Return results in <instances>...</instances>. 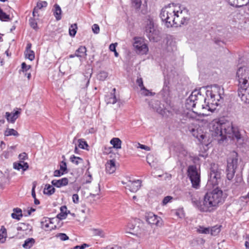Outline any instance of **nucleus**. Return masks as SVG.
<instances>
[{
    "instance_id": "f257e3e1",
    "label": "nucleus",
    "mask_w": 249,
    "mask_h": 249,
    "mask_svg": "<svg viewBox=\"0 0 249 249\" xmlns=\"http://www.w3.org/2000/svg\"><path fill=\"white\" fill-rule=\"evenodd\" d=\"M209 129L213 136L220 137L219 141H223L227 137L236 139L237 142L243 140L239 129L234 127L231 122L224 118L213 120L209 124Z\"/></svg>"
},
{
    "instance_id": "f03ea898",
    "label": "nucleus",
    "mask_w": 249,
    "mask_h": 249,
    "mask_svg": "<svg viewBox=\"0 0 249 249\" xmlns=\"http://www.w3.org/2000/svg\"><path fill=\"white\" fill-rule=\"evenodd\" d=\"M224 92L223 88L217 85H212L211 89H208L206 91V94L209 101L207 102V99H204L205 105L202 106V108H205L210 111L215 109L214 107L213 108V107L218 106V102L222 98Z\"/></svg>"
},
{
    "instance_id": "7ed1b4c3",
    "label": "nucleus",
    "mask_w": 249,
    "mask_h": 249,
    "mask_svg": "<svg viewBox=\"0 0 249 249\" xmlns=\"http://www.w3.org/2000/svg\"><path fill=\"white\" fill-rule=\"evenodd\" d=\"M224 201L223 192L218 188L213 189L212 192L207 193L204 196L203 207H201L200 211L207 212L210 208L216 207Z\"/></svg>"
},
{
    "instance_id": "20e7f679",
    "label": "nucleus",
    "mask_w": 249,
    "mask_h": 249,
    "mask_svg": "<svg viewBox=\"0 0 249 249\" xmlns=\"http://www.w3.org/2000/svg\"><path fill=\"white\" fill-rule=\"evenodd\" d=\"M144 29L147 37L150 41L157 42L159 31L157 30L154 18L150 15L145 17L144 21Z\"/></svg>"
},
{
    "instance_id": "39448f33",
    "label": "nucleus",
    "mask_w": 249,
    "mask_h": 249,
    "mask_svg": "<svg viewBox=\"0 0 249 249\" xmlns=\"http://www.w3.org/2000/svg\"><path fill=\"white\" fill-rule=\"evenodd\" d=\"M238 158V154L233 151L227 159V165L226 170L227 178L229 180H231L234 177L235 170L237 167Z\"/></svg>"
},
{
    "instance_id": "423d86ee",
    "label": "nucleus",
    "mask_w": 249,
    "mask_h": 249,
    "mask_svg": "<svg viewBox=\"0 0 249 249\" xmlns=\"http://www.w3.org/2000/svg\"><path fill=\"white\" fill-rule=\"evenodd\" d=\"M236 80L238 88L249 87V68L240 67L236 72Z\"/></svg>"
},
{
    "instance_id": "0eeeda50",
    "label": "nucleus",
    "mask_w": 249,
    "mask_h": 249,
    "mask_svg": "<svg viewBox=\"0 0 249 249\" xmlns=\"http://www.w3.org/2000/svg\"><path fill=\"white\" fill-rule=\"evenodd\" d=\"M222 172V169L219 168L217 164L215 163H211L208 183L213 187L218 185L221 181Z\"/></svg>"
},
{
    "instance_id": "6e6552de",
    "label": "nucleus",
    "mask_w": 249,
    "mask_h": 249,
    "mask_svg": "<svg viewBox=\"0 0 249 249\" xmlns=\"http://www.w3.org/2000/svg\"><path fill=\"white\" fill-rule=\"evenodd\" d=\"M175 9L168 7L162 8L160 13V18L164 24L167 28L174 26V19Z\"/></svg>"
},
{
    "instance_id": "1a4fd4ad",
    "label": "nucleus",
    "mask_w": 249,
    "mask_h": 249,
    "mask_svg": "<svg viewBox=\"0 0 249 249\" xmlns=\"http://www.w3.org/2000/svg\"><path fill=\"white\" fill-rule=\"evenodd\" d=\"M188 176L192 182V186L197 189L199 186L200 181V174L195 165L188 167Z\"/></svg>"
},
{
    "instance_id": "9d476101",
    "label": "nucleus",
    "mask_w": 249,
    "mask_h": 249,
    "mask_svg": "<svg viewBox=\"0 0 249 249\" xmlns=\"http://www.w3.org/2000/svg\"><path fill=\"white\" fill-rule=\"evenodd\" d=\"M133 39V47L136 53L139 54H146L148 48L144 39L141 37H134Z\"/></svg>"
},
{
    "instance_id": "9b49d317",
    "label": "nucleus",
    "mask_w": 249,
    "mask_h": 249,
    "mask_svg": "<svg viewBox=\"0 0 249 249\" xmlns=\"http://www.w3.org/2000/svg\"><path fill=\"white\" fill-rule=\"evenodd\" d=\"M175 16L172 21H174V26L175 27L187 25L189 22V18L185 17L183 14V10H176L174 13Z\"/></svg>"
},
{
    "instance_id": "f8f14e48",
    "label": "nucleus",
    "mask_w": 249,
    "mask_h": 249,
    "mask_svg": "<svg viewBox=\"0 0 249 249\" xmlns=\"http://www.w3.org/2000/svg\"><path fill=\"white\" fill-rule=\"evenodd\" d=\"M200 90V89L194 90L186 100V104L189 107H195L199 97L202 98Z\"/></svg>"
},
{
    "instance_id": "ddd939ff",
    "label": "nucleus",
    "mask_w": 249,
    "mask_h": 249,
    "mask_svg": "<svg viewBox=\"0 0 249 249\" xmlns=\"http://www.w3.org/2000/svg\"><path fill=\"white\" fill-rule=\"evenodd\" d=\"M237 94L243 103L249 104V87L238 88Z\"/></svg>"
},
{
    "instance_id": "4468645a",
    "label": "nucleus",
    "mask_w": 249,
    "mask_h": 249,
    "mask_svg": "<svg viewBox=\"0 0 249 249\" xmlns=\"http://www.w3.org/2000/svg\"><path fill=\"white\" fill-rule=\"evenodd\" d=\"M123 184H126L125 188L130 190L132 192H137L141 187L142 182L140 180H136L134 181L129 180L128 182L125 183L122 181Z\"/></svg>"
},
{
    "instance_id": "2eb2a0df",
    "label": "nucleus",
    "mask_w": 249,
    "mask_h": 249,
    "mask_svg": "<svg viewBox=\"0 0 249 249\" xmlns=\"http://www.w3.org/2000/svg\"><path fill=\"white\" fill-rule=\"evenodd\" d=\"M21 109L17 108V110L13 113L8 112L5 113V118L9 123H14L16 120L18 118L19 115L21 113Z\"/></svg>"
},
{
    "instance_id": "dca6fc26",
    "label": "nucleus",
    "mask_w": 249,
    "mask_h": 249,
    "mask_svg": "<svg viewBox=\"0 0 249 249\" xmlns=\"http://www.w3.org/2000/svg\"><path fill=\"white\" fill-rule=\"evenodd\" d=\"M149 106L153 108L154 110L156 111L159 114H163L164 111L160 106V102L156 100H151L148 102Z\"/></svg>"
},
{
    "instance_id": "f3484780",
    "label": "nucleus",
    "mask_w": 249,
    "mask_h": 249,
    "mask_svg": "<svg viewBox=\"0 0 249 249\" xmlns=\"http://www.w3.org/2000/svg\"><path fill=\"white\" fill-rule=\"evenodd\" d=\"M146 221L150 224L158 225L160 218L153 213H147L145 215Z\"/></svg>"
},
{
    "instance_id": "a211bd4d",
    "label": "nucleus",
    "mask_w": 249,
    "mask_h": 249,
    "mask_svg": "<svg viewBox=\"0 0 249 249\" xmlns=\"http://www.w3.org/2000/svg\"><path fill=\"white\" fill-rule=\"evenodd\" d=\"M87 49L86 47L80 46L75 52V55L79 57L80 61H82L83 58H86L87 55L86 53Z\"/></svg>"
},
{
    "instance_id": "6ab92c4d",
    "label": "nucleus",
    "mask_w": 249,
    "mask_h": 249,
    "mask_svg": "<svg viewBox=\"0 0 249 249\" xmlns=\"http://www.w3.org/2000/svg\"><path fill=\"white\" fill-rule=\"evenodd\" d=\"M69 180L67 178H63L60 179H53L52 181L53 185L57 188H60L62 186H66L68 184Z\"/></svg>"
},
{
    "instance_id": "aec40b11",
    "label": "nucleus",
    "mask_w": 249,
    "mask_h": 249,
    "mask_svg": "<svg viewBox=\"0 0 249 249\" xmlns=\"http://www.w3.org/2000/svg\"><path fill=\"white\" fill-rule=\"evenodd\" d=\"M189 131L192 135L194 137L197 139L199 141L203 140L205 138V135L202 134L201 129H198V128L196 129L195 128H189Z\"/></svg>"
},
{
    "instance_id": "412c9836",
    "label": "nucleus",
    "mask_w": 249,
    "mask_h": 249,
    "mask_svg": "<svg viewBox=\"0 0 249 249\" xmlns=\"http://www.w3.org/2000/svg\"><path fill=\"white\" fill-rule=\"evenodd\" d=\"M229 3L233 6L242 7L249 3V0H227Z\"/></svg>"
},
{
    "instance_id": "4be33fe9",
    "label": "nucleus",
    "mask_w": 249,
    "mask_h": 249,
    "mask_svg": "<svg viewBox=\"0 0 249 249\" xmlns=\"http://www.w3.org/2000/svg\"><path fill=\"white\" fill-rule=\"evenodd\" d=\"M106 171L109 174L113 173L116 170L115 161L111 160L108 161L106 165Z\"/></svg>"
},
{
    "instance_id": "5701e85b",
    "label": "nucleus",
    "mask_w": 249,
    "mask_h": 249,
    "mask_svg": "<svg viewBox=\"0 0 249 249\" xmlns=\"http://www.w3.org/2000/svg\"><path fill=\"white\" fill-rule=\"evenodd\" d=\"M60 213H58L56 217L60 220L65 219L68 213H70V211L67 210V208L66 206H62L60 209Z\"/></svg>"
},
{
    "instance_id": "b1692460",
    "label": "nucleus",
    "mask_w": 249,
    "mask_h": 249,
    "mask_svg": "<svg viewBox=\"0 0 249 249\" xmlns=\"http://www.w3.org/2000/svg\"><path fill=\"white\" fill-rule=\"evenodd\" d=\"M13 213L11 214V217L15 219L19 220L23 216L22 210L19 208H14Z\"/></svg>"
},
{
    "instance_id": "393cba45",
    "label": "nucleus",
    "mask_w": 249,
    "mask_h": 249,
    "mask_svg": "<svg viewBox=\"0 0 249 249\" xmlns=\"http://www.w3.org/2000/svg\"><path fill=\"white\" fill-rule=\"evenodd\" d=\"M29 167L28 164L24 161H20L19 163H14V168L15 169L19 170L22 169L23 171L26 170Z\"/></svg>"
},
{
    "instance_id": "a878e982",
    "label": "nucleus",
    "mask_w": 249,
    "mask_h": 249,
    "mask_svg": "<svg viewBox=\"0 0 249 249\" xmlns=\"http://www.w3.org/2000/svg\"><path fill=\"white\" fill-rule=\"evenodd\" d=\"M53 7V15L57 20H59L61 18V9L60 7L57 4H55Z\"/></svg>"
},
{
    "instance_id": "bb28decb",
    "label": "nucleus",
    "mask_w": 249,
    "mask_h": 249,
    "mask_svg": "<svg viewBox=\"0 0 249 249\" xmlns=\"http://www.w3.org/2000/svg\"><path fill=\"white\" fill-rule=\"evenodd\" d=\"M113 147L116 149L121 148L122 141L118 138H113L110 142Z\"/></svg>"
},
{
    "instance_id": "cd10ccee",
    "label": "nucleus",
    "mask_w": 249,
    "mask_h": 249,
    "mask_svg": "<svg viewBox=\"0 0 249 249\" xmlns=\"http://www.w3.org/2000/svg\"><path fill=\"white\" fill-rule=\"evenodd\" d=\"M117 101L116 97L113 94H109L105 97V101L107 104H114L117 102Z\"/></svg>"
},
{
    "instance_id": "c85d7f7f",
    "label": "nucleus",
    "mask_w": 249,
    "mask_h": 249,
    "mask_svg": "<svg viewBox=\"0 0 249 249\" xmlns=\"http://www.w3.org/2000/svg\"><path fill=\"white\" fill-rule=\"evenodd\" d=\"M55 188L50 184H46L44 189L43 192L45 194L52 195L55 192Z\"/></svg>"
},
{
    "instance_id": "c756f323",
    "label": "nucleus",
    "mask_w": 249,
    "mask_h": 249,
    "mask_svg": "<svg viewBox=\"0 0 249 249\" xmlns=\"http://www.w3.org/2000/svg\"><path fill=\"white\" fill-rule=\"evenodd\" d=\"M35 239L31 238L27 239L22 245V247L26 249L31 248L35 244Z\"/></svg>"
},
{
    "instance_id": "7c9ffc66",
    "label": "nucleus",
    "mask_w": 249,
    "mask_h": 249,
    "mask_svg": "<svg viewBox=\"0 0 249 249\" xmlns=\"http://www.w3.org/2000/svg\"><path fill=\"white\" fill-rule=\"evenodd\" d=\"M221 226L215 225L210 228V233H211L212 236L217 235L221 231Z\"/></svg>"
},
{
    "instance_id": "2f4dec72",
    "label": "nucleus",
    "mask_w": 249,
    "mask_h": 249,
    "mask_svg": "<svg viewBox=\"0 0 249 249\" xmlns=\"http://www.w3.org/2000/svg\"><path fill=\"white\" fill-rule=\"evenodd\" d=\"M5 136H18L19 135L18 132L13 128H7L4 133Z\"/></svg>"
},
{
    "instance_id": "473e14b6",
    "label": "nucleus",
    "mask_w": 249,
    "mask_h": 249,
    "mask_svg": "<svg viewBox=\"0 0 249 249\" xmlns=\"http://www.w3.org/2000/svg\"><path fill=\"white\" fill-rule=\"evenodd\" d=\"M0 20L2 21H8L10 20V16L6 14L0 8Z\"/></svg>"
},
{
    "instance_id": "72a5a7b5",
    "label": "nucleus",
    "mask_w": 249,
    "mask_h": 249,
    "mask_svg": "<svg viewBox=\"0 0 249 249\" xmlns=\"http://www.w3.org/2000/svg\"><path fill=\"white\" fill-rule=\"evenodd\" d=\"M196 231L199 233L209 234L210 232V228H206L203 226H199L197 229Z\"/></svg>"
},
{
    "instance_id": "f704fd0d",
    "label": "nucleus",
    "mask_w": 249,
    "mask_h": 249,
    "mask_svg": "<svg viewBox=\"0 0 249 249\" xmlns=\"http://www.w3.org/2000/svg\"><path fill=\"white\" fill-rule=\"evenodd\" d=\"M135 221H131L129 222L127 226V228L128 230H129V231H128V232L132 233L131 231H137L138 228V227H136L135 225Z\"/></svg>"
},
{
    "instance_id": "c9c22d12",
    "label": "nucleus",
    "mask_w": 249,
    "mask_h": 249,
    "mask_svg": "<svg viewBox=\"0 0 249 249\" xmlns=\"http://www.w3.org/2000/svg\"><path fill=\"white\" fill-rule=\"evenodd\" d=\"M77 27L76 24L75 23L71 25V27L69 28V34L71 36L73 37L75 36V34L77 32Z\"/></svg>"
},
{
    "instance_id": "e433bc0d",
    "label": "nucleus",
    "mask_w": 249,
    "mask_h": 249,
    "mask_svg": "<svg viewBox=\"0 0 249 249\" xmlns=\"http://www.w3.org/2000/svg\"><path fill=\"white\" fill-rule=\"evenodd\" d=\"M71 161L76 165H78L80 162H82L83 160L82 158L72 155L70 158Z\"/></svg>"
},
{
    "instance_id": "4c0bfd02",
    "label": "nucleus",
    "mask_w": 249,
    "mask_h": 249,
    "mask_svg": "<svg viewBox=\"0 0 249 249\" xmlns=\"http://www.w3.org/2000/svg\"><path fill=\"white\" fill-rule=\"evenodd\" d=\"M108 76V73L107 72L105 71H101L98 75V79L100 80L104 81Z\"/></svg>"
},
{
    "instance_id": "58836bf2",
    "label": "nucleus",
    "mask_w": 249,
    "mask_h": 249,
    "mask_svg": "<svg viewBox=\"0 0 249 249\" xmlns=\"http://www.w3.org/2000/svg\"><path fill=\"white\" fill-rule=\"evenodd\" d=\"M25 55L26 57L31 61L35 59V53L32 50L25 52Z\"/></svg>"
},
{
    "instance_id": "ea45409f",
    "label": "nucleus",
    "mask_w": 249,
    "mask_h": 249,
    "mask_svg": "<svg viewBox=\"0 0 249 249\" xmlns=\"http://www.w3.org/2000/svg\"><path fill=\"white\" fill-rule=\"evenodd\" d=\"M29 24L30 26L35 30L38 28L37 22L34 18H30L29 19Z\"/></svg>"
},
{
    "instance_id": "a19ab883",
    "label": "nucleus",
    "mask_w": 249,
    "mask_h": 249,
    "mask_svg": "<svg viewBox=\"0 0 249 249\" xmlns=\"http://www.w3.org/2000/svg\"><path fill=\"white\" fill-rule=\"evenodd\" d=\"M78 146L79 147H80V148H82V149H86V147H88V145L87 143V142L86 141H85L83 139H79L78 140Z\"/></svg>"
},
{
    "instance_id": "79ce46f5",
    "label": "nucleus",
    "mask_w": 249,
    "mask_h": 249,
    "mask_svg": "<svg viewBox=\"0 0 249 249\" xmlns=\"http://www.w3.org/2000/svg\"><path fill=\"white\" fill-rule=\"evenodd\" d=\"M167 44V50L168 52H172L176 50V47L175 45L174 42H170L169 44V42L168 41Z\"/></svg>"
},
{
    "instance_id": "37998d69",
    "label": "nucleus",
    "mask_w": 249,
    "mask_h": 249,
    "mask_svg": "<svg viewBox=\"0 0 249 249\" xmlns=\"http://www.w3.org/2000/svg\"><path fill=\"white\" fill-rule=\"evenodd\" d=\"M56 237L59 238L61 241H66L69 239V237L64 233H58L56 235Z\"/></svg>"
},
{
    "instance_id": "c03bdc74",
    "label": "nucleus",
    "mask_w": 249,
    "mask_h": 249,
    "mask_svg": "<svg viewBox=\"0 0 249 249\" xmlns=\"http://www.w3.org/2000/svg\"><path fill=\"white\" fill-rule=\"evenodd\" d=\"M117 45V43H112L109 45V50L111 51L114 52V55L116 57H118L119 55V54L117 52L116 50V47Z\"/></svg>"
},
{
    "instance_id": "a18cd8bd",
    "label": "nucleus",
    "mask_w": 249,
    "mask_h": 249,
    "mask_svg": "<svg viewBox=\"0 0 249 249\" xmlns=\"http://www.w3.org/2000/svg\"><path fill=\"white\" fill-rule=\"evenodd\" d=\"M193 205L200 210L201 207H203V204L201 205L200 202L196 199H192Z\"/></svg>"
},
{
    "instance_id": "49530a36",
    "label": "nucleus",
    "mask_w": 249,
    "mask_h": 249,
    "mask_svg": "<svg viewBox=\"0 0 249 249\" xmlns=\"http://www.w3.org/2000/svg\"><path fill=\"white\" fill-rule=\"evenodd\" d=\"M7 178L5 177L4 175L1 172H0V185H3L6 183Z\"/></svg>"
},
{
    "instance_id": "de8ad7c7",
    "label": "nucleus",
    "mask_w": 249,
    "mask_h": 249,
    "mask_svg": "<svg viewBox=\"0 0 249 249\" xmlns=\"http://www.w3.org/2000/svg\"><path fill=\"white\" fill-rule=\"evenodd\" d=\"M21 69L23 72H26L31 69V66L27 65L25 62H23L21 64Z\"/></svg>"
},
{
    "instance_id": "09e8293b",
    "label": "nucleus",
    "mask_w": 249,
    "mask_h": 249,
    "mask_svg": "<svg viewBox=\"0 0 249 249\" xmlns=\"http://www.w3.org/2000/svg\"><path fill=\"white\" fill-rule=\"evenodd\" d=\"M132 0V3L134 7L136 9H138L140 8L141 5V0Z\"/></svg>"
},
{
    "instance_id": "8fccbe9b",
    "label": "nucleus",
    "mask_w": 249,
    "mask_h": 249,
    "mask_svg": "<svg viewBox=\"0 0 249 249\" xmlns=\"http://www.w3.org/2000/svg\"><path fill=\"white\" fill-rule=\"evenodd\" d=\"M60 170L63 172L67 173V168L66 163L62 161L60 165Z\"/></svg>"
},
{
    "instance_id": "3c124183",
    "label": "nucleus",
    "mask_w": 249,
    "mask_h": 249,
    "mask_svg": "<svg viewBox=\"0 0 249 249\" xmlns=\"http://www.w3.org/2000/svg\"><path fill=\"white\" fill-rule=\"evenodd\" d=\"M141 90L142 91V94L144 96H151L154 94V93L147 89L145 87L144 89H142Z\"/></svg>"
},
{
    "instance_id": "603ef678",
    "label": "nucleus",
    "mask_w": 249,
    "mask_h": 249,
    "mask_svg": "<svg viewBox=\"0 0 249 249\" xmlns=\"http://www.w3.org/2000/svg\"><path fill=\"white\" fill-rule=\"evenodd\" d=\"M47 2L46 1H42L38 2L37 3V7L39 9H41L43 7H46L47 6Z\"/></svg>"
},
{
    "instance_id": "864d4df0",
    "label": "nucleus",
    "mask_w": 249,
    "mask_h": 249,
    "mask_svg": "<svg viewBox=\"0 0 249 249\" xmlns=\"http://www.w3.org/2000/svg\"><path fill=\"white\" fill-rule=\"evenodd\" d=\"M92 29L94 33L97 34L99 33L100 28L98 24H94L92 25Z\"/></svg>"
},
{
    "instance_id": "5fc2aeb1",
    "label": "nucleus",
    "mask_w": 249,
    "mask_h": 249,
    "mask_svg": "<svg viewBox=\"0 0 249 249\" xmlns=\"http://www.w3.org/2000/svg\"><path fill=\"white\" fill-rule=\"evenodd\" d=\"M235 180H236V181L235 182V184L236 186L239 185V184H241L242 182V178L239 175H237L236 176Z\"/></svg>"
},
{
    "instance_id": "6e6d98bb",
    "label": "nucleus",
    "mask_w": 249,
    "mask_h": 249,
    "mask_svg": "<svg viewBox=\"0 0 249 249\" xmlns=\"http://www.w3.org/2000/svg\"><path fill=\"white\" fill-rule=\"evenodd\" d=\"M172 197L171 196H165L163 200H162V203L163 205H166V204H167L168 202H169L171 199H172Z\"/></svg>"
},
{
    "instance_id": "4d7b16f0",
    "label": "nucleus",
    "mask_w": 249,
    "mask_h": 249,
    "mask_svg": "<svg viewBox=\"0 0 249 249\" xmlns=\"http://www.w3.org/2000/svg\"><path fill=\"white\" fill-rule=\"evenodd\" d=\"M137 83L138 85V86L140 87L141 89H144V87L143 84V81L142 78H138L137 80Z\"/></svg>"
},
{
    "instance_id": "13d9d810",
    "label": "nucleus",
    "mask_w": 249,
    "mask_h": 249,
    "mask_svg": "<svg viewBox=\"0 0 249 249\" xmlns=\"http://www.w3.org/2000/svg\"><path fill=\"white\" fill-rule=\"evenodd\" d=\"M72 201L75 204H78L79 202V196L77 194H75L72 195Z\"/></svg>"
},
{
    "instance_id": "bf43d9fd",
    "label": "nucleus",
    "mask_w": 249,
    "mask_h": 249,
    "mask_svg": "<svg viewBox=\"0 0 249 249\" xmlns=\"http://www.w3.org/2000/svg\"><path fill=\"white\" fill-rule=\"evenodd\" d=\"M64 174V173L61 171L60 170H56L53 172V176L54 177H60Z\"/></svg>"
},
{
    "instance_id": "052dcab7",
    "label": "nucleus",
    "mask_w": 249,
    "mask_h": 249,
    "mask_svg": "<svg viewBox=\"0 0 249 249\" xmlns=\"http://www.w3.org/2000/svg\"><path fill=\"white\" fill-rule=\"evenodd\" d=\"M19 158L21 160H25L27 158V155L26 153H22L19 155Z\"/></svg>"
},
{
    "instance_id": "680f3d73",
    "label": "nucleus",
    "mask_w": 249,
    "mask_h": 249,
    "mask_svg": "<svg viewBox=\"0 0 249 249\" xmlns=\"http://www.w3.org/2000/svg\"><path fill=\"white\" fill-rule=\"evenodd\" d=\"M139 147L140 148L142 149H144L146 151H149L150 150V148L149 147L146 146V145H143V144H141L140 143H139Z\"/></svg>"
},
{
    "instance_id": "e2e57ef3",
    "label": "nucleus",
    "mask_w": 249,
    "mask_h": 249,
    "mask_svg": "<svg viewBox=\"0 0 249 249\" xmlns=\"http://www.w3.org/2000/svg\"><path fill=\"white\" fill-rule=\"evenodd\" d=\"M162 92L164 93V95L165 96L166 94H168L169 93V87L167 86H164L162 89Z\"/></svg>"
},
{
    "instance_id": "0e129e2a",
    "label": "nucleus",
    "mask_w": 249,
    "mask_h": 249,
    "mask_svg": "<svg viewBox=\"0 0 249 249\" xmlns=\"http://www.w3.org/2000/svg\"><path fill=\"white\" fill-rule=\"evenodd\" d=\"M36 185H34L32 189V196L33 198H36V193H35Z\"/></svg>"
},
{
    "instance_id": "69168bd1",
    "label": "nucleus",
    "mask_w": 249,
    "mask_h": 249,
    "mask_svg": "<svg viewBox=\"0 0 249 249\" xmlns=\"http://www.w3.org/2000/svg\"><path fill=\"white\" fill-rule=\"evenodd\" d=\"M89 245L84 243L82 245L80 246V248L79 249H85L86 248L89 247Z\"/></svg>"
},
{
    "instance_id": "338daca9",
    "label": "nucleus",
    "mask_w": 249,
    "mask_h": 249,
    "mask_svg": "<svg viewBox=\"0 0 249 249\" xmlns=\"http://www.w3.org/2000/svg\"><path fill=\"white\" fill-rule=\"evenodd\" d=\"M31 47H32L31 43H28L27 45V46H26V51L25 52H27V51H30Z\"/></svg>"
},
{
    "instance_id": "774afa93",
    "label": "nucleus",
    "mask_w": 249,
    "mask_h": 249,
    "mask_svg": "<svg viewBox=\"0 0 249 249\" xmlns=\"http://www.w3.org/2000/svg\"><path fill=\"white\" fill-rule=\"evenodd\" d=\"M110 249H122V248L117 245H115L111 248H110Z\"/></svg>"
}]
</instances>
